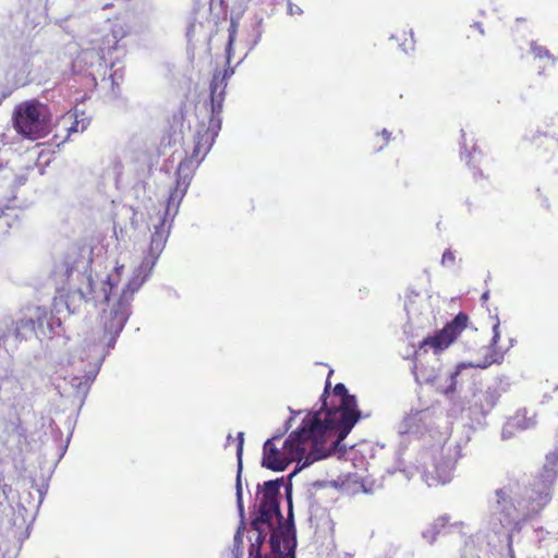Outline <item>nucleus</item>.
I'll return each instance as SVG.
<instances>
[{
  "instance_id": "nucleus-19",
  "label": "nucleus",
  "mask_w": 558,
  "mask_h": 558,
  "mask_svg": "<svg viewBox=\"0 0 558 558\" xmlns=\"http://www.w3.org/2000/svg\"><path fill=\"white\" fill-rule=\"evenodd\" d=\"M531 49H532L533 53L535 54V57H537V58H544V57L549 58L550 57L549 51L545 47L537 46L535 43H533L531 45Z\"/></svg>"
},
{
  "instance_id": "nucleus-10",
  "label": "nucleus",
  "mask_w": 558,
  "mask_h": 558,
  "mask_svg": "<svg viewBox=\"0 0 558 558\" xmlns=\"http://www.w3.org/2000/svg\"><path fill=\"white\" fill-rule=\"evenodd\" d=\"M282 484L283 478H277L267 481L257 486L255 507L257 508L258 515L253 520L252 525L259 533H262L263 524L271 526L274 519H276L278 523L282 520L278 501Z\"/></svg>"
},
{
  "instance_id": "nucleus-29",
  "label": "nucleus",
  "mask_w": 558,
  "mask_h": 558,
  "mask_svg": "<svg viewBox=\"0 0 558 558\" xmlns=\"http://www.w3.org/2000/svg\"><path fill=\"white\" fill-rule=\"evenodd\" d=\"M118 76V71H116L112 75H111V80H112V84H116V77Z\"/></svg>"
},
{
  "instance_id": "nucleus-14",
  "label": "nucleus",
  "mask_w": 558,
  "mask_h": 558,
  "mask_svg": "<svg viewBox=\"0 0 558 558\" xmlns=\"http://www.w3.org/2000/svg\"><path fill=\"white\" fill-rule=\"evenodd\" d=\"M236 460H238V470H236V478H235V497H236V508L239 511V515L241 518L244 517V504H243V490H242V471H243V447H244V433L239 432L236 434Z\"/></svg>"
},
{
  "instance_id": "nucleus-22",
  "label": "nucleus",
  "mask_w": 558,
  "mask_h": 558,
  "mask_svg": "<svg viewBox=\"0 0 558 558\" xmlns=\"http://www.w3.org/2000/svg\"><path fill=\"white\" fill-rule=\"evenodd\" d=\"M86 128V123L85 122H82V125L80 126V122L76 120L69 129H68V132L69 133H72V132H82L84 131Z\"/></svg>"
},
{
  "instance_id": "nucleus-27",
  "label": "nucleus",
  "mask_w": 558,
  "mask_h": 558,
  "mask_svg": "<svg viewBox=\"0 0 558 558\" xmlns=\"http://www.w3.org/2000/svg\"><path fill=\"white\" fill-rule=\"evenodd\" d=\"M381 134L385 136V143L387 144L390 141L391 134L386 129L381 131Z\"/></svg>"
},
{
  "instance_id": "nucleus-5",
  "label": "nucleus",
  "mask_w": 558,
  "mask_h": 558,
  "mask_svg": "<svg viewBox=\"0 0 558 558\" xmlns=\"http://www.w3.org/2000/svg\"><path fill=\"white\" fill-rule=\"evenodd\" d=\"M329 387L330 381L327 380L322 396V408L315 412H310L305 420L311 425L315 424L319 427L322 436L336 449L337 445L347 437L360 420L361 412L357 409L355 396L349 395L343 384H337L333 388L335 396L340 398L339 404L328 409L325 395Z\"/></svg>"
},
{
  "instance_id": "nucleus-26",
  "label": "nucleus",
  "mask_w": 558,
  "mask_h": 558,
  "mask_svg": "<svg viewBox=\"0 0 558 558\" xmlns=\"http://www.w3.org/2000/svg\"><path fill=\"white\" fill-rule=\"evenodd\" d=\"M302 11L299 7H293L292 4H289V13L290 14H300Z\"/></svg>"
},
{
  "instance_id": "nucleus-2",
  "label": "nucleus",
  "mask_w": 558,
  "mask_h": 558,
  "mask_svg": "<svg viewBox=\"0 0 558 558\" xmlns=\"http://www.w3.org/2000/svg\"><path fill=\"white\" fill-rule=\"evenodd\" d=\"M220 129V114H214L211 112L207 129L203 132L198 131L196 134L192 155L179 163L175 172V186L170 192L166 208L162 214H159L155 219H151V250L155 254L165 250L173 220L179 213L181 202L187 192L195 169L209 153Z\"/></svg>"
},
{
  "instance_id": "nucleus-23",
  "label": "nucleus",
  "mask_w": 558,
  "mask_h": 558,
  "mask_svg": "<svg viewBox=\"0 0 558 558\" xmlns=\"http://www.w3.org/2000/svg\"><path fill=\"white\" fill-rule=\"evenodd\" d=\"M410 35H411L410 43L408 45L405 43L401 45L402 50L407 53L414 50V40H413V32L412 31H411Z\"/></svg>"
},
{
  "instance_id": "nucleus-4",
  "label": "nucleus",
  "mask_w": 558,
  "mask_h": 558,
  "mask_svg": "<svg viewBox=\"0 0 558 558\" xmlns=\"http://www.w3.org/2000/svg\"><path fill=\"white\" fill-rule=\"evenodd\" d=\"M523 493L527 495L529 490L522 488L518 481H509L496 489L489 519V525L495 533L515 529L520 520L538 512L549 500L547 492L539 494L536 499L530 495L523 496Z\"/></svg>"
},
{
  "instance_id": "nucleus-33",
  "label": "nucleus",
  "mask_w": 558,
  "mask_h": 558,
  "mask_svg": "<svg viewBox=\"0 0 558 558\" xmlns=\"http://www.w3.org/2000/svg\"><path fill=\"white\" fill-rule=\"evenodd\" d=\"M192 31H193V25L187 29V36L191 35Z\"/></svg>"
},
{
  "instance_id": "nucleus-18",
  "label": "nucleus",
  "mask_w": 558,
  "mask_h": 558,
  "mask_svg": "<svg viewBox=\"0 0 558 558\" xmlns=\"http://www.w3.org/2000/svg\"><path fill=\"white\" fill-rule=\"evenodd\" d=\"M236 35V25L234 23H231L229 27V39H228V46H227V53H228V61L230 60V52L233 45V41L235 40Z\"/></svg>"
},
{
  "instance_id": "nucleus-13",
  "label": "nucleus",
  "mask_w": 558,
  "mask_h": 558,
  "mask_svg": "<svg viewBox=\"0 0 558 558\" xmlns=\"http://www.w3.org/2000/svg\"><path fill=\"white\" fill-rule=\"evenodd\" d=\"M536 425V416L534 413H529L527 410L522 409L511 416L502 428V437L510 438L517 430H525Z\"/></svg>"
},
{
  "instance_id": "nucleus-6",
  "label": "nucleus",
  "mask_w": 558,
  "mask_h": 558,
  "mask_svg": "<svg viewBox=\"0 0 558 558\" xmlns=\"http://www.w3.org/2000/svg\"><path fill=\"white\" fill-rule=\"evenodd\" d=\"M496 322L493 326V338L489 345L490 353L485 357L484 362L482 363H460L456 371L446 374L440 375L439 374V367L437 361H422L420 360V355L416 354L415 363L413 366V374L415 377V380L420 385H432L434 386L439 392L444 393L445 396H450L456 391L457 387V377L460 374L461 369L466 367H478V368H486L490 366L492 364H499L504 360V354L496 351V345L500 339V322L499 318L495 317Z\"/></svg>"
},
{
  "instance_id": "nucleus-8",
  "label": "nucleus",
  "mask_w": 558,
  "mask_h": 558,
  "mask_svg": "<svg viewBox=\"0 0 558 558\" xmlns=\"http://www.w3.org/2000/svg\"><path fill=\"white\" fill-rule=\"evenodd\" d=\"M459 457L460 446L452 441H445L426 449L422 453V466L427 485L434 486L449 482Z\"/></svg>"
},
{
  "instance_id": "nucleus-12",
  "label": "nucleus",
  "mask_w": 558,
  "mask_h": 558,
  "mask_svg": "<svg viewBox=\"0 0 558 558\" xmlns=\"http://www.w3.org/2000/svg\"><path fill=\"white\" fill-rule=\"evenodd\" d=\"M233 75V69L228 68L222 73L216 72L210 82V109L214 114H221L228 80Z\"/></svg>"
},
{
  "instance_id": "nucleus-3",
  "label": "nucleus",
  "mask_w": 558,
  "mask_h": 558,
  "mask_svg": "<svg viewBox=\"0 0 558 558\" xmlns=\"http://www.w3.org/2000/svg\"><path fill=\"white\" fill-rule=\"evenodd\" d=\"M279 436L267 439L263 446L262 466L271 471H284L296 461L294 473L315 461L330 456L335 448L322 436L319 427L311 425L305 418L302 426L290 434L281 449L275 446Z\"/></svg>"
},
{
  "instance_id": "nucleus-28",
  "label": "nucleus",
  "mask_w": 558,
  "mask_h": 558,
  "mask_svg": "<svg viewBox=\"0 0 558 558\" xmlns=\"http://www.w3.org/2000/svg\"><path fill=\"white\" fill-rule=\"evenodd\" d=\"M488 298H489V292H488V291H486V292H484V293L482 294V298H481V299H482V301H483V302H486V301L488 300Z\"/></svg>"
},
{
  "instance_id": "nucleus-24",
  "label": "nucleus",
  "mask_w": 558,
  "mask_h": 558,
  "mask_svg": "<svg viewBox=\"0 0 558 558\" xmlns=\"http://www.w3.org/2000/svg\"><path fill=\"white\" fill-rule=\"evenodd\" d=\"M262 24H263V19H257L256 23H255V32H256V40L255 43H257L262 36V33H263V29H262Z\"/></svg>"
},
{
  "instance_id": "nucleus-20",
  "label": "nucleus",
  "mask_w": 558,
  "mask_h": 558,
  "mask_svg": "<svg viewBox=\"0 0 558 558\" xmlns=\"http://www.w3.org/2000/svg\"><path fill=\"white\" fill-rule=\"evenodd\" d=\"M418 294L416 293H411L407 296V302H405V310L408 312V314H411V313H414L416 311V308L414 307V298H417Z\"/></svg>"
},
{
  "instance_id": "nucleus-15",
  "label": "nucleus",
  "mask_w": 558,
  "mask_h": 558,
  "mask_svg": "<svg viewBox=\"0 0 558 558\" xmlns=\"http://www.w3.org/2000/svg\"><path fill=\"white\" fill-rule=\"evenodd\" d=\"M558 475V454L556 452L549 453L546 457V462L543 466L541 478L545 486L550 485Z\"/></svg>"
},
{
  "instance_id": "nucleus-9",
  "label": "nucleus",
  "mask_w": 558,
  "mask_h": 558,
  "mask_svg": "<svg viewBox=\"0 0 558 558\" xmlns=\"http://www.w3.org/2000/svg\"><path fill=\"white\" fill-rule=\"evenodd\" d=\"M13 123L16 132L29 140H38L50 132V112L46 105L36 100L15 107Z\"/></svg>"
},
{
  "instance_id": "nucleus-16",
  "label": "nucleus",
  "mask_w": 558,
  "mask_h": 558,
  "mask_svg": "<svg viewBox=\"0 0 558 558\" xmlns=\"http://www.w3.org/2000/svg\"><path fill=\"white\" fill-rule=\"evenodd\" d=\"M449 517L440 515L438 517L434 523L422 532V536L429 544H433L436 541L438 534H440L448 525Z\"/></svg>"
},
{
  "instance_id": "nucleus-31",
  "label": "nucleus",
  "mask_w": 558,
  "mask_h": 558,
  "mask_svg": "<svg viewBox=\"0 0 558 558\" xmlns=\"http://www.w3.org/2000/svg\"><path fill=\"white\" fill-rule=\"evenodd\" d=\"M462 526H463L462 522H457V523L451 525V527H462Z\"/></svg>"
},
{
  "instance_id": "nucleus-11",
  "label": "nucleus",
  "mask_w": 558,
  "mask_h": 558,
  "mask_svg": "<svg viewBox=\"0 0 558 558\" xmlns=\"http://www.w3.org/2000/svg\"><path fill=\"white\" fill-rule=\"evenodd\" d=\"M469 317L464 313H459L450 323H448L435 336L425 339L422 342V347L429 345L436 351H442L448 348L454 339L461 333L466 327Z\"/></svg>"
},
{
  "instance_id": "nucleus-21",
  "label": "nucleus",
  "mask_w": 558,
  "mask_h": 558,
  "mask_svg": "<svg viewBox=\"0 0 558 558\" xmlns=\"http://www.w3.org/2000/svg\"><path fill=\"white\" fill-rule=\"evenodd\" d=\"M454 262V254L450 250H446L441 257V264L444 266L451 265Z\"/></svg>"
},
{
  "instance_id": "nucleus-25",
  "label": "nucleus",
  "mask_w": 558,
  "mask_h": 558,
  "mask_svg": "<svg viewBox=\"0 0 558 558\" xmlns=\"http://www.w3.org/2000/svg\"><path fill=\"white\" fill-rule=\"evenodd\" d=\"M485 398L486 400L490 403V405H494L496 403V400H497V397L495 395V391L492 390V389H488L486 392H485Z\"/></svg>"
},
{
  "instance_id": "nucleus-32",
  "label": "nucleus",
  "mask_w": 558,
  "mask_h": 558,
  "mask_svg": "<svg viewBox=\"0 0 558 558\" xmlns=\"http://www.w3.org/2000/svg\"><path fill=\"white\" fill-rule=\"evenodd\" d=\"M474 26H476V27H477V29H478L482 34H484V31H483V28H482V26H481V24H480V23H475V24H474Z\"/></svg>"
},
{
  "instance_id": "nucleus-1",
  "label": "nucleus",
  "mask_w": 558,
  "mask_h": 558,
  "mask_svg": "<svg viewBox=\"0 0 558 558\" xmlns=\"http://www.w3.org/2000/svg\"><path fill=\"white\" fill-rule=\"evenodd\" d=\"M161 253L162 251L155 254L150 242L148 252L141 265L134 270L117 298H111V295L121 281L123 265L116 266L104 278L95 277L92 271H88L90 258L73 251L56 267L54 275L64 281L71 280L74 276L82 277V282L77 288L81 298L94 303H107L108 307L102 310L100 318L104 331L98 340L107 342L108 348H113L131 314V302L134 293L144 284Z\"/></svg>"
},
{
  "instance_id": "nucleus-7",
  "label": "nucleus",
  "mask_w": 558,
  "mask_h": 558,
  "mask_svg": "<svg viewBox=\"0 0 558 558\" xmlns=\"http://www.w3.org/2000/svg\"><path fill=\"white\" fill-rule=\"evenodd\" d=\"M112 348L107 347V342L98 340L89 348V352L86 355L87 362L84 357L80 356L78 362H73V373L64 377V380L70 385V395L77 401V405L81 408L89 392L90 386L95 380L101 362L106 354Z\"/></svg>"
},
{
  "instance_id": "nucleus-17",
  "label": "nucleus",
  "mask_w": 558,
  "mask_h": 558,
  "mask_svg": "<svg viewBox=\"0 0 558 558\" xmlns=\"http://www.w3.org/2000/svg\"><path fill=\"white\" fill-rule=\"evenodd\" d=\"M34 324L33 320H21L20 323H12V328L10 329L9 333H3L0 336V345L3 343L4 339L8 338L10 333H12L15 338H20L21 336V328H28L33 329Z\"/></svg>"
},
{
  "instance_id": "nucleus-30",
  "label": "nucleus",
  "mask_w": 558,
  "mask_h": 558,
  "mask_svg": "<svg viewBox=\"0 0 558 558\" xmlns=\"http://www.w3.org/2000/svg\"><path fill=\"white\" fill-rule=\"evenodd\" d=\"M464 137H465V134H464V133H462V142H461V148H462V149H464V148H465V147H464V146H465V143H464L465 138H464Z\"/></svg>"
}]
</instances>
